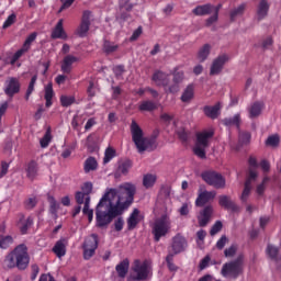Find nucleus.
<instances>
[{"label":"nucleus","instance_id":"1","mask_svg":"<svg viewBox=\"0 0 281 281\" xmlns=\"http://www.w3.org/2000/svg\"><path fill=\"white\" fill-rule=\"evenodd\" d=\"M137 188L125 182L119 189H108L95 207L97 227L111 225L113 218L122 216L135 202Z\"/></svg>","mask_w":281,"mask_h":281},{"label":"nucleus","instance_id":"2","mask_svg":"<svg viewBox=\"0 0 281 281\" xmlns=\"http://www.w3.org/2000/svg\"><path fill=\"white\" fill-rule=\"evenodd\" d=\"M4 266L7 269H19V271H25V269L30 267V252H27V246L25 244L18 245L5 256Z\"/></svg>","mask_w":281,"mask_h":281},{"label":"nucleus","instance_id":"3","mask_svg":"<svg viewBox=\"0 0 281 281\" xmlns=\"http://www.w3.org/2000/svg\"><path fill=\"white\" fill-rule=\"evenodd\" d=\"M130 131L132 133V140L134 142L138 153L155 150L157 148V145H155V138L144 137V130H142L137 121L132 120Z\"/></svg>","mask_w":281,"mask_h":281},{"label":"nucleus","instance_id":"4","mask_svg":"<svg viewBox=\"0 0 281 281\" xmlns=\"http://www.w3.org/2000/svg\"><path fill=\"white\" fill-rule=\"evenodd\" d=\"M243 265H245V257L239 255L236 259L223 265L221 274L223 278L236 280L243 273Z\"/></svg>","mask_w":281,"mask_h":281},{"label":"nucleus","instance_id":"5","mask_svg":"<svg viewBox=\"0 0 281 281\" xmlns=\"http://www.w3.org/2000/svg\"><path fill=\"white\" fill-rule=\"evenodd\" d=\"M153 276L148 261L135 260L132 267V272L127 278V281H146Z\"/></svg>","mask_w":281,"mask_h":281},{"label":"nucleus","instance_id":"6","mask_svg":"<svg viewBox=\"0 0 281 281\" xmlns=\"http://www.w3.org/2000/svg\"><path fill=\"white\" fill-rule=\"evenodd\" d=\"M168 232H170V222L165 216L154 222L151 234L154 235L155 243H159L161 238L168 235Z\"/></svg>","mask_w":281,"mask_h":281},{"label":"nucleus","instance_id":"7","mask_svg":"<svg viewBox=\"0 0 281 281\" xmlns=\"http://www.w3.org/2000/svg\"><path fill=\"white\" fill-rule=\"evenodd\" d=\"M186 80V74L183 70L173 69L172 80L169 79L168 94L175 95L181 91V82Z\"/></svg>","mask_w":281,"mask_h":281},{"label":"nucleus","instance_id":"8","mask_svg":"<svg viewBox=\"0 0 281 281\" xmlns=\"http://www.w3.org/2000/svg\"><path fill=\"white\" fill-rule=\"evenodd\" d=\"M91 27V11L86 10L82 13L81 22L75 34L79 36V38H86L87 34H89V30Z\"/></svg>","mask_w":281,"mask_h":281},{"label":"nucleus","instance_id":"9","mask_svg":"<svg viewBox=\"0 0 281 281\" xmlns=\"http://www.w3.org/2000/svg\"><path fill=\"white\" fill-rule=\"evenodd\" d=\"M3 91L8 98H14L16 93L21 92V81L16 77H9L4 81Z\"/></svg>","mask_w":281,"mask_h":281},{"label":"nucleus","instance_id":"10","mask_svg":"<svg viewBox=\"0 0 281 281\" xmlns=\"http://www.w3.org/2000/svg\"><path fill=\"white\" fill-rule=\"evenodd\" d=\"M153 82H155L156 87H162L165 93L168 94V89L170 87V75L161 71V70H156L153 76H151Z\"/></svg>","mask_w":281,"mask_h":281},{"label":"nucleus","instance_id":"11","mask_svg":"<svg viewBox=\"0 0 281 281\" xmlns=\"http://www.w3.org/2000/svg\"><path fill=\"white\" fill-rule=\"evenodd\" d=\"M188 249V239L183 237L181 234H177L172 238L171 250H169L173 256H178V254H183Z\"/></svg>","mask_w":281,"mask_h":281},{"label":"nucleus","instance_id":"12","mask_svg":"<svg viewBox=\"0 0 281 281\" xmlns=\"http://www.w3.org/2000/svg\"><path fill=\"white\" fill-rule=\"evenodd\" d=\"M228 60H229V57L227 55H220L217 58H215L210 69V76H218V74L223 71V67H225V63H227Z\"/></svg>","mask_w":281,"mask_h":281},{"label":"nucleus","instance_id":"13","mask_svg":"<svg viewBox=\"0 0 281 281\" xmlns=\"http://www.w3.org/2000/svg\"><path fill=\"white\" fill-rule=\"evenodd\" d=\"M212 214H214V207L212 205H206L198 216V223L200 227H207V224L212 220Z\"/></svg>","mask_w":281,"mask_h":281},{"label":"nucleus","instance_id":"14","mask_svg":"<svg viewBox=\"0 0 281 281\" xmlns=\"http://www.w3.org/2000/svg\"><path fill=\"white\" fill-rule=\"evenodd\" d=\"M218 205L224 207V210H231V212H240V206L236 202L232 201L229 195H220Z\"/></svg>","mask_w":281,"mask_h":281},{"label":"nucleus","instance_id":"15","mask_svg":"<svg viewBox=\"0 0 281 281\" xmlns=\"http://www.w3.org/2000/svg\"><path fill=\"white\" fill-rule=\"evenodd\" d=\"M67 245H69V240L67 238H60L55 243L52 249L53 254L58 258H65L67 256Z\"/></svg>","mask_w":281,"mask_h":281},{"label":"nucleus","instance_id":"16","mask_svg":"<svg viewBox=\"0 0 281 281\" xmlns=\"http://www.w3.org/2000/svg\"><path fill=\"white\" fill-rule=\"evenodd\" d=\"M214 137V132L212 131H204L196 134V142L195 145L202 146L203 148L210 147V139Z\"/></svg>","mask_w":281,"mask_h":281},{"label":"nucleus","instance_id":"17","mask_svg":"<svg viewBox=\"0 0 281 281\" xmlns=\"http://www.w3.org/2000/svg\"><path fill=\"white\" fill-rule=\"evenodd\" d=\"M19 221H18V227L21 232L22 235L27 234V229L34 225V218L32 216H29L25 218V215L23 213H20L19 215Z\"/></svg>","mask_w":281,"mask_h":281},{"label":"nucleus","instance_id":"18","mask_svg":"<svg viewBox=\"0 0 281 281\" xmlns=\"http://www.w3.org/2000/svg\"><path fill=\"white\" fill-rule=\"evenodd\" d=\"M78 57L74 55L65 56L60 66L63 74H71V70L74 69V63H78Z\"/></svg>","mask_w":281,"mask_h":281},{"label":"nucleus","instance_id":"19","mask_svg":"<svg viewBox=\"0 0 281 281\" xmlns=\"http://www.w3.org/2000/svg\"><path fill=\"white\" fill-rule=\"evenodd\" d=\"M252 183H256V177H249L245 181L244 190H243L241 195L239 198L241 203H247V201H249V196L251 194Z\"/></svg>","mask_w":281,"mask_h":281},{"label":"nucleus","instance_id":"20","mask_svg":"<svg viewBox=\"0 0 281 281\" xmlns=\"http://www.w3.org/2000/svg\"><path fill=\"white\" fill-rule=\"evenodd\" d=\"M63 19H60L52 31L50 38H61L63 41H67V32H65V27L63 26Z\"/></svg>","mask_w":281,"mask_h":281},{"label":"nucleus","instance_id":"21","mask_svg":"<svg viewBox=\"0 0 281 281\" xmlns=\"http://www.w3.org/2000/svg\"><path fill=\"white\" fill-rule=\"evenodd\" d=\"M203 180L207 186H212L216 190H223L225 188V178L223 177H204Z\"/></svg>","mask_w":281,"mask_h":281},{"label":"nucleus","instance_id":"22","mask_svg":"<svg viewBox=\"0 0 281 281\" xmlns=\"http://www.w3.org/2000/svg\"><path fill=\"white\" fill-rule=\"evenodd\" d=\"M203 113L206 115V117L216 120V117H218L221 114V103H216L215 105H205L203 108Z\"/></svg>","mask_w":281,"mask_h":281},{"label":"nucleus","instance_id":"23","mask_svg":"<svg viewBox=\"0 0 281 281\" xmlns=\"http://www.w3.org/2000/svg\"><path fill=\"white\" fill-rule=\"evenodd\" d=\"M212 12H214V5L210 3L198 5L192 10L195 16H207V14H212Z\"/></svg>","mask_w":281,"mask_h":281},{"label":"nucleus","instance_id":"24","mask_svg":"<svg viewBox=\"0 0 281 281\" xmlns=\"http://www.w3.org/2000/svg\"><path fill=\"white\" fill-rule=\"evenodd\" d=\"M47 201L49 203L48 212L54 218V221H56L58 218V211L60 210V203L56 201V198H54L53 195H48Z\"/></svg>","mask_w":281,"mask_h":281},{"label":"nucleus","instance_id":"25","mask_svg":"<svg viewBox=\"0 0 281 281\" xmlns=\"http://www.w3.org/2000/svg\"><path fill=\"white\" fill-rule=\"evenodd\" d=\"M269 2L267 0H261L257 7V20L263 21V19H267L269 14Z\"/></svg>","mask_w":281,"mask_h":281},{"label":"nucleus","instance_id":"26","mask_svg":"<svg viewBox=\"0 0 281 281\" xmlns=\"http://www.w3.org/2000/svg\"><path fill=\"white\" fill-rule=\"evenodd\" d=\"M130 267H131V261H128V259H124L119 265H116L115 271L119 278H126Z\"/></svg>","mask_w":281,"mask_h":281},{"label":"nucleus","instance_id":"27","mask_svg":"<svg viewBox=\"0 0 281 281\" xmlns=\"http://www.w3.org/2000/svg\"><path fill=\"white\" fill-rule=\"evenodd\" d=\"M210 203V191H199L198 198L195 200V206L196 207H205Z\"/></svg>","mask_w":281,"mask_h":281},{"label":"nucleus","instance_id":"28","mask_svg":"<svg viewBox=\"0 0 281 281\" xmlns=\"http://www.w3.org/2000/svg\"><path fill=\"white\" fill-rule=\"evenodd\" d=\"M139 210L134 209L131 213L130 217L127 218V229L131 232L137 227L139 224Z\"/></svg>","mask_w":281,"mask_h":281},{"label":"nucleus","instance_id":"29","mask_svg":"<svg viewBox=\"0 0 281 281\" xmlns=\"http://www.w3.org/2000/svg\"><path fill=\"white\" fill-rule=\"evenodd\" d=\"M157 109H159V105L153 100L142 101L138 105L139 111H146L148 113H153V111H157Z\"/></svg>","mask_w":281,"mask_h":281},{"label":"nucleus","instance_id":"30","mask_svg":"<svg viewBox=\"0 0 281 281\" xmlns=\"http://www.w3.org/2000/svg\"><path fill=\"white\" fill-rule=\"evenodd\" d=\"M240 122H243L240 114H235L234 116L223 119L222 124H224V126H236V128L240 131Z\"/></svg>","mask_w":281,"mask_h":281},{"label":"nucleus","instance_id":"31","mask_svg":"<svg viewBox=\"0 0 281 281\" xmlns=\"http://www.w3.org/2000/svg\"><path fill=\"white\" fill-rule=\"evenodd\" d=\"M54 87L52 86V83H48L45 87V93H44V100H46L45 106L46 109H49L53 104L54 101H52L54 99Z\"/></svg>","mask_w":281,"mask_h":281},{"label":"nucleus","instance_id":"32","mask_svg":"<svg viewBox=\"0 0 281 281\" xmlns=\"http://www.w3.org/2000/svg\"><path fill=\"white\" fill-rule=\"evenodd\" d=\"M258 160L256 157L250 156L248 159V177H258Z\"/></svg>","mask_w":281,"mask_h":281},{"label":"nucleus","instance_id":"33","mask_svg":"<svg viewBox=\"0 0 281 281\" xmlns=\"http://www.w3.org/2000/svg\"><path fill=\"white\" fill-rule=\"evenodd\" d=\"M194 98V83H190L183 90L180 100L181 102H190Z\"/></svg>","mask_w":281,"mask_h":281},{"label":"nucleus","instance_id":"34","mask_svg":"<svg viewBox=\"0 0 281 281\" xmlns=\"http://www.w3.org/2000/svg\"><path fill=\"white\" fill-rule=\"evenodd\" d=\"M83 170L85 172H93L94 170H98V160L95 157L90 156L86 159Z\"/></svg>","mask_w":281,"mask_h":281},{"label":"nucleus","instance_id":"35","mask_svg":"<svg viewBox=\"0 0 281 281\" xmlns=\"http://www.w3.org/2000/svg\"><path fill=\"white\" fill-rule=\"evenodd\" d=\"M120 49V45L115 44L114 42H111L109 40H104L103 42V52L106 54V56L111 54H115V52Z\"/></svg>","mask_w":281,"mask_h":281},{"label":"nucleus","instance_id":"36","mask_svg":"<svg viewBox=\"0 0 281 281\" xmlns=\"http://www.w3.org/2000/svg\"><path fill=\"white\" fill-rule=\"evenodd\" d=\"M249 117L254 120V117H258L260 113H262V102L257 101L249 108Z\"/></svg>","mask_w":281,"mask_h":281},{"label":"nucleus","instance_id":"37","mask_svg":"<svg viewBox=\"0 0 281 281\" xmlns=\"http://www.w3.org/2000/svg\"><path fill=\"white\" fill-rule=\"evenodd\" d=\"M115 157H117V151L115 150V148L111 146L106 147L104 151L103 164H111V160L115 159Z\"/></svg>","mask_w":281,"mask_h":281},{"label":"nucleus","instance_id":"38","mask_svg":"<svg viewBox=\"0 0 281 281\" xmlns=\"http://www.w3.org/2000/svg\"><path fill=\"white\" fill-rule=\"evenodd\" d=\"M211 49L212 46H210V44H204L203 47L200 48L198 53V58L200 63H205V60H207V56H210Z\"/></svg>","mask_w":281,"mask_h":281},{"label":"nucleus","instance_id":"39","mask_svg":"<svg viewBox=\"0 0 281 281\" xmlns=\"http://www.w3.org/2000/svg\"><path fill=\"white\" fill-rule=\"evenodd\" d=\"M176 135H178V138L182 144H188L190 142V131L183 127L178 128Z\"/></svg>","mask_w":281,"mask_h":281},{"label":"nucleus","instance_id":"40","mask_svg":"<svg viewBox=\"0 0 281 281\" xmlns=\"http://www.w3.org/2000/svg\"><path fill=\"white\" fill-rule=\"evenodd\" d=\"M52 142V127L48 126L44 136L40 140L41 148H47Z\"/></svg>","mask_w":281,"mask_h":281},{"label":"nucleus","instance_id":"41","mask_svg":"<svg viewBox=\"0 0 281 281\" xmlns=\"http://www.w3.org/2000/svg\"><path fill=\"white\" fill-rule=\"evenodd\" d=\"M83 247L88 249H98V235L92 234L90 237L86 238Z\"/></svg>","mask_w":281,"mask_h":281},{"label":"nucleus","instance_id":"42","mask_svg":"<svg viewBox=\"0 0 281 281\" xmlns=\"http://www.w3.org/2000/svg\"><path fill=\"white\" fill-rule=\"evenodd\" d=\"M245 8H247V4L241 3L236 9L231 11V21H236V16H243V14H245Z\"/></svg>","mask_w":281,"mask_h":281},{"label":"nucleus","instance_id":"43","mask_svg":"<svg viewBox=\"0 0 281 281\" xmlns=\"http://www.w3.org/2000/svg\"><path fill=\"white\" fill-rule=\"evenodd\" d=\"M131 168H133V162L131 160H125L119 166L117 173L126 176L128 175V170H131Z\"/></svg>","mask_w":281,"mask_h":281},{"label":"nucleus","instance_id":"44","mask_svg":"<svg viewBox=\"0 0 281 281\" xmlns=\"http://www.w3.org/2000/svg\"><path fill=\"white\" fill-rule=\"evenodd\" d=\"M166 262L169 271H179V267L175 265V254L170 252V250L166 257Z\"/></svg>","mask_w":281,"mask_h":281},{"label":"nucleus","instance_id":"45","mask_svg":"<svg viewBox=\"0 0 281 281\" xmlns=\"http://www.w3.org/2000/svg\"><path fill=\"white\" fill-rule=\"evenodd\" d=\"M13 243H14V238H12V236L0 235V249H8V247H10V245H13Z\"/></svg>","mask_w":281,"mask_h":281},{"label":"nucleus","instance_id":"46","mask_svg":"<svg viewBox=\"0 0 281 281\" xmlns=\"http://www.w3.org/2000/svg\"><path fill=\"white\" fill-rule=\"evenodd\" d=\"M91 205V198L86 199V204H83L82 213L88 216L89 223L93 221V210L89 209Z\"/></svg>","mask_w":281,"mask_h":281},{"label":"nucleus","instance_id":"47","mask_svg":"<svg viewBox=\"0 0 281 281\" xmlns=\"http://www.w3.org/2000/svg\"><path fill=\"white\" fill-rule=\"evenodd\" d=\"M60 104L64 108L71 106V104H76V97L74 95H61L59 98Z\"/></svg>","mask_w":281,"mask_h":281},{"label":"nucleus","instance_id":"48","mask_svg":"<svg viewBox=\"0 0 281 281\" xmlns=\"http://www.w3.org/2000/svg\"><path fill=\"white\" fill-rule=\"evenodd\" d=\"M266 251L269 258H271V260H274V262H278V254L280 251L278 247L269 244Z\"/></svg>","mask_w":281,"mask_h":281},{"label":"nucleus","instance_id":"49","mask_svg":"<svg viewBox=\"0 0 281 281\" xmlns=\"http://www.w3.org/2000/svg\"><path fill=\"white\" fill-rule=\"evenodd\" d=\"M36 36H38V33L33 32L26 37L22 46L26 52H30V48L32 47V43L36 41Z\"/></svg>","mask_w":281,"mask_h":281},{"label":"nucleus","instance_id":"50","mask_svg":"<svg viewBox=\"0 0 281 281\" xmlns=\"http://www.w3.org/2000/svg\"><path fill=\"white\" fill-rule=\"evenodd\" d=\"M75 199H76V203H78V205H86L87 203V199H91L90 195H87L86 193H83L82 191H78L75 194Z\"/></svg>","mask_w":281,"mask_h":281},{"label":"nucleus","instance_id":"51","mask_svg":"<svg viewBox=\"0 0 281 281\" xmlns=\"http://www.w3.org/2000/svg\"><path fill=\"white\" fill-rule=\"evenodd\" d=\"M280 144V136L278 135H271L266 140V146H271L272 148H276V146H279Z\"/></svg>","mask_w":281,"mask_h":281},{"label":"nucleus","instance_id":"52","mask_svg":"<svg viewBox=\"0 0 281 281\" xmlns=\"http://www.w3.org/2000/svg\"><path fill=\"white\" fill-rule=\"evenodd\" d=\"M229 243V239L227 238V235H222L221 238L216 241L215 247L218 249V251H223L225 249V245Z\"/></svg>","mask_w":281,"mask_h":281},{"label":"nucleus","instance_id":"53","mask_svg":"<svg viewBox=\"0 0 281 281\" xmlns=\"http://www.w3.org/2000/svg\"><path fill=\"white\" fill-rule=\"evenodd\" d=\"M205 148H207V147H203L201 145H195L193 148V153L200 159H205V157H206Z\"/></svg>","mask_w":281,"mask_h":281},{"label":"nucleus","instance_id":"54","mask_svg":"<svg viewBox=\"0 0 281 281\" xmlns=\"http://www.w3.org/2000/svg\"><path fill=\"white\" fill-rule=\"evenodd\" d=\"M26 49L22 46L18 52L14 53V55L10 59V65H16V61L23 56V54H26Z\"/></svg>","mask_w":281,"mask_h":281},{"label":"nucleus","instance_id":"55","mask_svg":"<svg viewBox=\"0 0 281 281\" xmlns=\"http://www.w3.org/2000/svg\"><path fill=\"white\" fill-rule=\"evenodd\" d=\"M16 23V15L14 13L10 14L2 25V30H8V27H12Z\"/></svg>","mask_w":281,"mask_h":281},{"label":"nucleus","instance_id":"56","mask_svg":"<svg viewBox=\"0 0 281 281\" xmlns=\"http://www.w3.org/2000/svg\"><path fill=\"white\" fill-rule=\"evenodd\" d=\"M237 249L238 248L236 247V244H232L228 248L224 250L225 258H234V256H236Z\"/></svg>","mask_w":281,"mask_h":281},{"label":"nucleus","instance_id":"57","mask_svg":"<svg viewBox=\"0 0 281 281\" xmlns=\"http://www.w3.org/2000/svg\"><path fill=\"white\" fill-rule=\"evenodd\" d=\"M251 134L249 132H239V144H249Z\"/></svg>","mask_w":281,"mask_h":281},{"label":"nucleus","instance_id":"58","mask_svg":"<svg viewBox=\"0 0 281 281\" xmlns=\"http://www.w3.org/2000/svg\"><path fill=\"white\" fill-rule=\"evenodd\" d=\"M157 182V178L156 177H144L143 178V186L144 188H153V186H155V183Z\"/></svg>","mask_w":281,"mask_h":281},{"label":"nucleus","instance_id":"59","mask_svg":"<svg viewBox=\"0 0 281 281\" xmlns=\"http://www.w3.org/2000/svg\"><path fill=\"white\" fill-rule=\"evenodd\" d=\"M120 8L126 12H131L135 8V4L131 3V0H121Z\"/></svg>","mask_w":281,"mask_h":281},{"label":"nucleus","instance_id":"60","mask_svg":"<svg viewBox=\"0 0 281 281\" xmlns=\"http://www.w3.org/2000/svg\"><path fill=\"white\" fill-rule=\"evenodd\" d=\"M37 203L36 198H29L24 201V207L25 210H34Z\"/></svg>","mask_w":281,"mask_h":281},{"label":"nucleus","instance_id":"61","mask_svg":"<svg viewBox=\"0 0 281 281\" xmlns=\"http://www.w3.org/2000/svg\"><path fill=\"white\" fill-rule=\"evenodd\" d=\"M221 229H223V222L216 221L215 224L211 227L210 235L216 236Z\"/></svg>","mask_w":281,"mask_h":281},{"label":"nucleus","instance_id":"62","mask_svg":"<svg viewBox=\"0 0 281 281\" xmlns=\"http://www.w3.org/2000/svg\"><path fill=\"white\" fill-rule=\"evenodd\" d=\"M87 93L88 100H93V98H95V83L93 81H89Z\"/></svg>","mask_w":281,"mask_h":281},{"label":"nucleus","instance_id":"63","mask_svg":"<svg viewBox=\"0 0 281 281\" xmlns=\"http://www.w3.org/2000/svg\"><path fill=\"white\" fill-rule=\"evenodd\" d=\"M95 256V248H87L83 247V259L85 260H91Z\"/></svg>","mask_w":281,"mask_h":281},{"label":"nucleus","instance_id":"64","mask_svg":"<svg viewBox=\"0 0 281 281\" xmlns=\"http://www.w3.org/2000/svg\"><path fill=\"white\" fill-rule=\"evenodd\" d=\"M36 170H38V165L36 164V161L29 162V166H27L29 176L36 175Z\"/></svg>","mask_w":281,"mask_h":281}]
</instances>
